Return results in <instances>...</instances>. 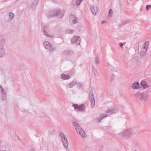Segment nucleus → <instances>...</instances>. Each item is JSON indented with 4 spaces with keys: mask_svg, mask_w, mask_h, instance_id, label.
<instances>
[{
    "mask_svg": "<svg viewBox=\"0 0 151 151\" xmlns=\"http://www.w3.org/2000/svg\"><path fill=\"white\" fill-rule=\"evenodd\" d=\"M65 11L64 10H61L60 9H56L50 12L49 18L54 17H60L61 18L64 15Z\"/></svg>",
    "mask_w": 151,
    "mask_h": 151,
    "instance_id": "obj_1",
    "label": "nucleus"
},
{
    "mask_svg": "<svg viewBox=\"0 0 151 151\" xmlns=\"http://www.w3.org/2000/svg\"><path fill=\"white\" fill-rule=\"evenodd\" d=\"M72 124L75 127L77 132L80 135L82 136L83 137H86V134L85 132L79 126L78 124L75 122H72Z\"/></svg>",
    "mask_w": 151,
    "mask_h": 151,
    "instance_id": "obj_2",
    "label": "nucleus"
},
{
    "mask_svg": "<svg viewBox=\"0 0 151 151\" xmlns=\"http://www.w3.org/2000/svg\"><path fill=\"white\" fill-rule=\"evenodd\" d=\"M59 136L61 137V140L64 147L65 149H68L69 146V142L66 136L62 132H60Z\"/></svg>",
    "mask_w": 151,
    "mask_h": 151,
    "instance_id": "obj_3",
    "label": "nucleus"
},
{
    "mask_svg": "<svg viewBox=\"0 0 151 151\" xmlns=\"http://www.w3.org/2000/svg\"><path fill=\"white\" fill-rule=\"evenodd\" d=\"M135 96H138L139 97V98L141 101L143 102H145L146 101H148L147 99L148 96L147 95V93L145 92H143L141 93L140 92H138L135 94Z\"/></svg>",
    "mask_w": 151,
    "mask_h": 151,
    "instance_id": "obj_4",
    "label": "nucleus"
},
{
    "mask_svg": "<svg viewBox=\"0 0 151 151\" xmlns=\"http://www.w3.org/2000/svg\"><path fill=\"white\" fill-rule=\"evenodd\" d=\"M43 45L45 48L48 49L49 52H53L56 50L55 47H53L51 44L48 41H45L43 43Z\"/></svg>",
    "mask_w": 151,
    "mask_h": 151,
    "instance_id": "obj_5",
    "label": "nucleus"
},
{
    "mask_svg": "<svg viewBox=\"0 0 151 151\" xmlns=\"http://www.w3.org/2000/svg\"><path fill=\"white\" fill-rule=\"evenodd\" d=\"M7 93L3 87L0 86V97L1 99L4 101L7 100Z\"/></svg>",
    "mask_w": 151,
    "mask_h": 151,
    "instance_id": "obj_6",
    "label": "nucleus"
},
{
    "mask_svg": "<svg viewBox=\"0 0 151 151\" xmlns=\"http://www.w3.org/2000/svg\"><path fill=\"white\" fill-rule=\"evenodd\" d=\"M72 106L75 110H78L79 111H84L85 108V105L83 104L78 105L77 104H74L72 105Z\"/></svg>",
    "mask_w": 151,
    "mask_h": 151,
    "instance_id": "obj_7",
    "label": "nucleus"
},
{
    "mask_svg": "<svg viewBox=\"0 0 151 151\" xmlns=\"http://www.w3.org/2000/svg\"><path fill=\"white\" fill-rule=\"evenodd\" d=\"M71 40L72 44L75 45H78L80 43L81 38L79 36H75L73 37Z\"/></svg>",
    "mask_w": 151,
    "mask_h": 151,
    "instance_id": "obj_8",
    "label": "nucleus"
},
{
    "mask_svg": "<svg viewBox=\"0 0 151 151\" xmlns=\"http://www.w3.org/2000/svg\"><path fill=\"white\" fill-rule=\"evenodd\" d=\"M89 99L91 103V106H92V109H93L95 105L94 95L93 92L91 91L89 93Z\"/></svg>",
    "mask_w": 151,
    "mask_h": 151,
    "instance_id": "obj_9",
    "label": "nucleus"
},
{
    "mask_svg": "<svg viewBox=\"0 0 151 151\" xmlns=\"http://www.w3.org/2000/svg\"><path fill=\"white\" fill-rule=\"evenodd\" d=\"M118 111V109L116 107H114L111 108H109L106 111V113L107 114L111 115L115 114Z\"/></svg>",
    "mask_w": 151,
    "mask_h": 151,
    "instance_id": "obj_10",
    "label": "nucleus"
},
{
    "mask_svg": "<svg viewBox=\"0 0 151 151\" xmlns=\"http://www.w3.org/2000/svg\"><path fill=\"white\" fill-rule=\"evenodd\" d=\"M70 22V24H74L78 22L77 18L74 14H70L69 15Z\"/></svg>",
    "mask_w": 151,
    "mask_h": 151,
    "instance_id": "obj_11",
    "label": "nucleus"
},
{
    "mask_svg": "<svg viewBox=\"0 0 151 151\" xmlns=\"http://www.w3.org/2000/svg\"><path fill=\"white\" fill-rule=\"evenodd\" d=\"M132 133V130L131 129H129L126 130H124L122 133V134L123 136L128 137L131 135Z\"/></svg>",
    "mask_w": 151,
    "mask_h": 151,
    "instance_id": "obj_12",
    "label": "nucleus"
},
{
    "mask_svg": "<svg viewBox=\"0 0 151 151\" xmlns=\"http://www.w3.org/2000/svg\"><path fill=\"white\" fill-rule=\"evenodd\" d=\"M74 53V51L72 50H66L62 52L61 54L63 55L69 56L73 55Z\"/></svg>",
    "mask_w": 151,
    "mask_h": 151,
    "instance_id": "obj_13",
    "label": "nucleus"
},
{
    "mask_svg": "<svg viewBox=\"0 0 151 151\" xmlns=\"http://www.w3.org/2000/svg\"><path fill=\"white\" fill-rule=\"evenodd\" d=\"M90 9L92 13L96 15L98 12L97 7L94 5H92L90 6Z\"/></svg>",
    "mask_w": 151,
    "mask_h": 151,
    "instance_id": "obj_14",
    "label": "nucleus"
},
{
    "mask_svg": "<svg viewBox=\"0 0 151 151\" xmlns=\"http://www.w3.org/2000/svg\"><path fill=\"white\" fill-rule=\"evenodd\" d=\"M6 42V40L4 37L2 35H0V47H4Z\"/></svg>",
    "mask_w": 151,
    "mask_h": 151,
    "instance_id": "obj_15",
    "label": "nucleus"
},
{
    "mask_svg": "<svg viewBox=\"0 0 151 151\" xmlns=\"http://www.w3.org/2000/svg\"><path fill=\"white\" fill-rule=\"evenodd\" d=\"M43 32L44 34L45 35L46 37H51L52 35L49 34L47 31V28L46 27H45L43 29Z\"/></svg>",
    "mask_w": 151,
    "mask_h": 151,
    "instance_id": "obj_16",
    "label": "nucleus"
},
{
    "mask_svg": "<svg viewBox=\"0 0 151 151\" xmlns=\"http://www.w3.org/2000/svg\"><path fill=\"white\" fill-rule=\"evenodd\" d=\"M5 54V51L4 47H0V57H3Z\"/></svg>",
    "mask_w": 151,
    "mask_h": 151,
    "instance_id": "obj_17",
    "label": "nucleus"
},
{
    "mask_svg": "<svg viewBox=\"0 0 151 151\" xmlns=\"http://www.w3.org/2000/svg\"><path fill=\"white\" fill-rule=\"evenodd\" d=\"M77 83V80L76 79H74L73 81L68 85V88H72Z\"/></svg>",
    "mask_w": 151,
    "mask_h": 151,
    "instance_id": "obj_18",
    "label": "nucleus"
},
{
    "mask_svg": "<svg viewBox=\"0 0 151 151\" xmlns=\"http://www.w3.org/2000/svg\"><path fill=\"white\" fill-rule=\"evenodd\" d=\"M108 116V115L106 114H102L98 118L96 119L98 122H99L104 118L107 117Z\"/></svg>",
    "mask_w": 151,
    "mask_h": 151,
    "instance_id": "obj_19",
    "label": "nucleus"
},
{
    "mask_svg": "<svg viewBox=\"0 0 151 151\" xmlns=\"http://www.w3.org/2000/svg\"><path fill=\"white\" fill-rule=\"evenodd\" d=\"M70 76L68 75L62 73L61 75L60 78L63 80L68 79L70 78Z\"/></svg>",
    "mask_w": 151,
    "mask_h": 151,
    "instance_id": "obj_20",
    "label": "nucleus"
},
{
    "mask_svg": "<svg viewBox=\"0 0 151 151\" xmlns=\"http://www.w3.org/2000/svg\"><path fill=\"white\" fill-rule=\"evenodd\" d=\"M140 84L142 88L144 89H145L149 86L147 83L144 81H142Z\"/></svg>",
    "mask_w": 151,
    "mask_h": 151,
    "instance_id": "obj_21",
    "label": "nucleus"
},
{
    "mask_svg": "<svg viewBox=\"0 0 151 151\" xmlns=\"http://www.w3.org/2000/svg\"><path fill=\"white\" fill-rule=\"evenodd\" d=\"M132 87L133 89H138L139 87V82H136L133 83L132 85Z\"/></svg>",
    "mask_w": 151,
    "mask_h": 151,
    "instance_id": "obj_22",
    "label": "nucleus"
},
{
    "mask_svg": "<svg viewBox=\"0 0 151 151\" xmlns=\"http://www.w3.org/2000/svg\"><path fill=\"white\" fill-rule=\"evenodd\" d=\"M96 70L94 68L93 66L92 67V74L93 76L95 77L96 75Z\"/></svg>",
    "mask_w": 151,
    "mask_h": 151,
    "instance_id": "obj_23",
    "label": "nucleus"
},
{
    "mask_svg": "<svg viewBox=\"0 0 151 151\" xmlns=\"http://www.w3.org/2000/svg\"><path fill=\"white\" fill-rule=\"evenodd\" d=\"M148 44H147L146 43H145L142 47V50H146L147 51L148 48Z\"/></svg>",
    "mask_w": 151,
    "mask_h": 151,
    "instance_id": "obj_24",
    "label": "nucleus"
},
{
    "mask_svg": "<svg viewBox=\"0 0 151 151\" xmlns=\"http://www.w3.org/2000/svg\"><path fill=\"white\" fill-rule=\"evenodd\" d=\"M14 16V14L12 12H10L9 13V16L10 18L9 19V21H11L12 20Z\"/></svg>",
    "mask_w": 151,
    "mask_h": 151,
    "instance_id": "obj_25",
    "label": "nucleus"
},
{
    "mask_svg": "<svg viewBox=\"0 0 151 151\" xmlns=\"http://www.w3.org/2000/svg\"><path fill=\"white\" fill-rule=\"evenodd\" d=\"M74 30L73 29H69L66 30L65 31V33L67 34H71L73 33Z\"/></svg>",
    "mask_w": 151,
    "mask_h": 151,
    "instance_id": "obj_26",
    "label": "nucleus"
},
{
    "mask_svg": "<svg viewBox=\"0 0 151 151\" xmlns=\"http://www.w3.org/2000/svg\"><path fill=\"white\" fill-rule=\"evenodd\" d=\"M147 50H142L140 52V55L142 56H144L147 52Z\"/></svg>",
    "mask_w": 151,
    "mask_h": 151,
    "instance_id": "obj_27",
    "label": "nucleus"
},
{
    "mask_svg": "<svg viewBox=\"0 0 151 151\" xmlns=\"http://www.w3.org/2000/svg\"><path fill=\"white\" fill-rule=\"evenodd\" d=\"M95 63L97 65H98L99 62V58L98 56H96L95 58Z\"/></svg>",
    "mask_w": 151,
    "mask_h": 151,
    "instance_id": "obj_28",
    "label": "nucleus"
},
{
    "mask_svg": "<svg viewBox=\"0 0 151 151\" xmlns=\"http://www.w3.org/2000/svg\"><path fill=\"white\" fill-rule=\"evenodd\" d=\"M82 1H81V0H76V5L77 6H79L80 4Z\"/></svg>",
    "mask_w": 151,
    "mask_h": 151,
    "instance_id": "obj_29",
    "label": "nucleus"
},
{
    "mask_svg": "<svg viewBox=\"0 0 151 151\" xmlns=\"http://www.w3.org/2000/svg\"><path fill=\"white\" fill-rule=\"evenodd\" d=\"M77 86L79 88H81L82 86V84L80 82H77L76 83Z\"/></svg>",
    "mask_w": 151,
    "mask_h": 151,
    "instance_id": "obj_30",
    "label": "nucleus"
},
{
    "mask_svg": "<svg viewBox=\"0 0 151 151\" xmlns=\"http://www.w3.org/2000/svg\"><path fill=\"white\" fill-rule=\"evenodd\" d=\"M151 9V5H147L146 7V9L147 11H148L150 9Z\"/></svg>",
    "mask_w": 151,
    "mask_h": 151,
    "instance_id": "obj_31",
    "label": "nucleus"
},
{
    "mask_svg": "<svg viewBox=\"0 0 151 151\" xmlns=\"http://www.w3.org/2000/svg\"><path fill=\"white\" fill-rule=\"evenodd\" d=\"M126 43V42L122 43L121 42L119 43V45L120 46V47L121 49L123 48V46L124 45H125Z\"/></svg>",
    "mask_w": 151,
    "mask_h": 151,
    "instance_id": "obj_32",
    "label": "nucleus"
},
{
    "mask_svg": "<svg viewBox=\"0 0 151 151\" xmlns=\"http://www.w3.org/2000/svg\"><path fill=\"white\" fill-rule=\"evenodd\" d=\"M114 78V74H112V75L111 76V81H113V80Z\"/></svg>",
    "mask_w": 151,
    "mask_h": 151,
    "instance_id": "obj_33",
    "label": "nucleus"
},
{
    "mask_svg": "<svg viewBox=\"0 0 151 151\" xmlns=\"http://www.w3.org/2000/svg\"><path fill=\"white\" fill-rule=\"evenodd\" d=\"M112 13V10L110 9L109 10V15L110 16Z\"/></svg>",
    "mask_w": 151,
    "mask_h": 151,
    "instance_id": "obj_34",
    "label": "nucleus"
},
{
    "mask_svg": "<svg viewBox=\"0 0 151 151\" xmlns=\"http://www.w3.org/2000/svg\"><path fill=\"white\" fill-rule=\"evenodd\" d=\"M129 22V21L128 20H126L123 23V24H124V25L126 24H127Z\"/></svg>",
    "mask_w": 151,
    "mask_h": 151,
    "instance_id": "obj_35",
    "label": "nucleus"
},
{
    "mask_svg": "<svg viewBox=\"0 0 151 151\" xmlns=\"http://www.w3.org/2000/svg\"><path fill=\"white\" fill-rule=\"evenodd\" d=\"M49 134H53L54 133V131L53 130H52L51 131L50 130H49Z\"/></svg>",
    "mask_w": 151,
    "mask_h": 151,
    "instance_id": "obj_36",
    "label": "nucleus"
},
{
    "mask_svg": "<svg viewBox=\"0 0 151 151\" xmlns=\"http://www.w3.org/2000/svg\"><path fill=\"white\" fill-rule=\"evenodd\" d=\"M28 151H34V149L32 147H30L29 148Z\"/></svg>",
    "mask_w": 151,
    "mask_h": 151,
    "instance_id": "obj_37",
    "label": "nucleus"
},
{
    "mask_svg": "<svg viewBox=\"0 0 151 151\" xmlns=\"http://www.w3.org/2000/svg\"><path fill=\"white\" fill-rule=\"evenodd\" d=\"M106 23V21H102V24H104Z\"/></svg>",
    "mask_w": 151,
    "mask_h": 151,
    "instance_id": "obj_38",
    "label": "nucleus"
},
{
    "mask_svg": "<svg viewBox=\"0 0 151 151\" xmlns=\"http://www.w3.org/2000/svg\"><path fill=\"white\" fill-rule=\"evenodd\" d=\"M37 2H38V0H35L34 1V3H37Z\"/></svg>",
    "mask_w": 151,
    "mask_h": 151,
    "instance_id": "obj_39",
    "label": "nucleus"
},
{
    "mask_svg": "<svg viewBox=\"0 0 151 151\" xmlns=\"http://www.w3.org/2000/svg\"><path fill=\"white\" fill-rule=\"evenodd\" d=\"M140 63L138 62V65L137 66V67H138L140 65Z\"/></svg>",
    "mask_w": 151,
    "mask_h": 151,
    "instance_id": "obj_40",
    "label": "nucleus"
},
{
    "mask_svg": "<svg viewBox=\"0 0 151 151\" xmlns=\"http://www.w3.org/2000/svg\"><path fill=\"white\" fill-rule=\"evenodd\" d=\"M140 11H142V7H141L140 8Z\"/></svg>",
    "mask_w": 151,
    "mask_h": 151,
    "instance_id": "obj_41",
    "label": "nucleus"
},
{
    "mask_svg": "<svg viewBox=\"0 0 151 151\" xmlns=\"http://www.w3.org/2000/svg\"><path fill=\"white\" fill-rule=\"evenodd\" d=\"M137 46L136 47H134V49H135L136 48H137Z\"/></svg>",
    "mask_w": 151,
    "mask_h": 151,
    "instance_id": "obj_42",
    "label": "nucleus"
},
{
    "mask_svg": "<svg viewBox=\"0 0 151 151\" xmlns=\"http://www.w3.org/2000/svg\"><path fill=\"white\" fill-rule=\"evenodd\" d=\"M2 151H6L5 150H2Z\"/></svg>",
    "mask_w": 151,
    "mask_h": 151,
    "instance_id": "obj_43",
    "label": "nucleus"
},
{
    "mask_svg": "<svg viewBox=\"0 0 151 151\" xmlns=\"http://www.w3.org/2000/svg\"><path fill=\"white\" fill-rule=\"evenodd\" d=\"M134 151H136V150H134Z\"/></svg>",
    "mask_w": 151,
    "mask_h": 151,
    "instance_id": "obj_44",
    "label": "nucleus"
},
{
    "mask_svg": "<svg viewBox=\"0 0 151 151\" xmlns=\"http://www.w3.org/2000/svg\"><path fill=\"white\" fill-rule=\"evenodd\" d=\"M81 1H83V0H81Z\"/></svg>",
    "mask_w": 151,
    "mask_h": 151,
    "instance_id": "obj_45",
    "label": "nucleus"
}]
</instances>
